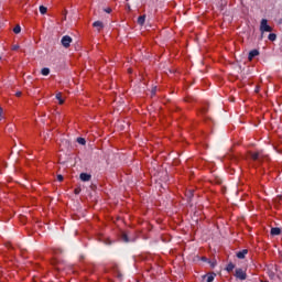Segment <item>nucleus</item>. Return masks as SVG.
<instances>
[{"mask_svg":"<svg viewBox=\"0 0 282 282\" xmlns=\"http://www.w3.org/2000/svg\"><path fill=\"white\" fill-rule=\"evenodd\" d=\"M62 45H63V47H69V45H72V36H69V35H64L63 37H62Z\"/></svg>","mask_w":282,"mask_h":282,"instance_id":"nucleus-3","label":"nucleus"},{"mask_svg":"<svg viewBox=\"0 0 282 282\" xmlns=\"http://www.w3.org/2000/svg\"><path fill=\"white\" fill-rule=\"evenodd\" d=\"M14 34H21V25H15L13 29Z\"/></svg>","mask_w":282,"mask_h":282,"instance_id":"nucleus-17","label":"nucleus"},{"mask_svg":"<svg viewBox=\"0 0 282 282\" xmlns=\"http://www.w3.org/2000/svg\"><path fill=\"white\" fill-rule=\"evenodd\" d=\"M246 254H248V249H243L241 251L237 252V258L238 259H246Z\"/></svg>","mask_w":282,"mask_h":282,"instance_id":"nucleus-9","label":"nucleus"},{"mask_svg":"<svg viewBox=\"0 0 282 282\" xmlns=\"http://www.w3.org/2000/svg\"><path fill=\"white\" fill-rule=\"evenodd\" d=\"M226 270H227L228 272H232V271L235 270V264H234L232 262H229V263L227 264V267H226Z\"/></svg>","mask_w":282,"mask_h":282,"instance_id":"nucleus-13","label":"nucleus"},{"mask_svg":"<svg viewBox=\"0 0 282 282\" xmlns=\"http://www.w3.org/2000/svg\"><path fill=\"white\" fill-rule=\"evenodd\" d=\"M256 56H259V50L250 51L248 55V61H252Z\"/></svg>","mask_w":282,"mask_h":282,"instance_id":"nucleus-7","label":"nucleus"},{"mask_svg":"<svg viewBox=\"0 0 282 282\" xmlns=\"http://www.w3.org/2000/svg\"><path fill=\"white\" fill-rule=\"evenodd\" d=\"M155 91H158V88H154V89L152 90V96H155Z\"/></svg>","mask_w":282,"mask_h":282,"instance_id":"nucleus-25","label":"nucleus"},{"mask_svg":"<svg viewBox=\"0 0 282 282\" xmlns=\"http://www.w3.org/2000/svg\"><path fill=\"white\" fill-rule=\"evenodd\" d=\"M77 142L78 144H82L83 147H85V144H87V141L85 140V138H77Z\"/></svg>","mask_w":282,"mask_h":282,"instance_id":"nucleus-15","label":"nucleus"},{"mask_svg":"<svg viewBox=\"0 0 282 282\" xmlns=\"http://www.w3.org/2000/svg\"><path fill=\"white\" fill-rule=\"evenodd\" d=\"M279 235H281V228H279V227H272V228H271V236H272V237H276V236H279Z\"/></svg>","mask_w":282,"mask_h":282,"instance_id":"nucleus-8","label":"nucleus"},{"mask_svg":"<svg viewBox=\"0 0 282 282\" xmlns=\"http://www.w3.org/2000/svg\"><path fill=\"white\" fill-rule=\"evenodd\" d=\"M147 21V15H140L138 18V24L139 25H144V22Z\"/></svg>","mask_w":282,"mask_h":282,"instance_id":"nucleus-10","label":"nucleus"},{"mask_svg":"<svg viewBox=\"0 0 282 282\" xmlns=\"http://www.w3.org/2000/svg\"><path fill=\"white\" fill-rule=\"evenodd\" d=\"M235 278L239 279L240 281H246L247 279L246 271H243V269H236Z\"/></svg>","mask_w":282,"mask_h":282,"instance_id":"nucleus-2","label":"nucleus"},{"mask_svg":"<svg viewBox=\"0 0 282 282\" xmlns=\"http://www.w3.org/2000/svg\"><path fill=\"white\" fill-rule=\"evenodd\" d=\"M215 276H216V274L212 273V274H208V275H204V279L207 278L206 282H213V281H215Z\"/></svg>","mask_w":282,"mask_h":282,"instance_id":"nucleus-11","label":"nucleus"},{"mask_svg":"<svg viewBox=\"0 0 282 282\" xmlns=\"http://www.w3.org/2000/svg\"><path fill=\"white\" fill-rule=\"evenodd\" d=\"M260 32L263 34L264 32H272V26L268 24L267 19H262L260 22Z\"/></svg>","mask_w":282,"mask_h":282,"instance_id":"nucleus-1","label":"nucleus"},{"mask_svg":"<svg viewBox=\"0 0 282 282\" xmlns=\"http://www.w3.org/2000/svg\"><path fill=\"white\" fill-rule=\"evenodd\" d=\"M0 61H1V56H0Z\"/></svg>","mask_w":282,"mask_h":282,"instance_id":"nucleus-30","label":"nucleus"},{"mask_svg":"<svg viewBox=\"0 0 282 282\" xmlns=\"http://www.w3.org/2000/svg\"><path fill=\"white\" fill-rule=\"evenodd\" d=\"M93 28H96L97 32H100L105 29V24L102 23V21H95L93 23Z\"/></svg>","mask_w":282,"mask_h":282,"instance_id":"nucleus-4","label":"nucleus"},{"mask_svg":"<svg viewBox=\"0 0 282 282\" xmlns=\"http://www.w3.org/2000/svg\"><path fill=\"white\" fill-rule=\"evenodd\" d=\"M80 191L82 189L79 187L75 188V191H74L75 195H80Z\"/></svg>","mask_w":282,"mask_h":282,"instance_id":"nucleus-20","label":"nucleus"},{"mask_svg":"<svg viewBox=\"0 0 282 282\" xmlns=\"http://www.w3.org/2000/svg\"><path fill=\"white\" fill-rule=\"evenodd\" d=\"M121 240H122L124 243H129V236H127V234H122V235H121Z\"/></svg>","mask_w":282,"mask_h":282,"instance_id":"nucleus-16","label":"nucleus"},{"mask_svg":"<svg viewBox=\"0 0 282 282\" xmlns=\"http://www.w3.org/2000/svg\"><path fill=\"white\" fill-rule=\"evenodd\" d=\"M256 91H259V88H257Z\"/></svg>","mask_w":282,"mask_h":282,"instance_id":"nucleus-29","label":"nucleus"},{"mask_svg":"<svg viewBox=\"0 0 282 282\" xmlns=\"http://www.w3.org/2000/svg\"><path fill=\"white\" fill-rule=\"evenodd\" d=\"M79 180H82V182H89L91 180V174L88 173H82L79 175Z\"/></svg>","mask_w":282,"mask_h":282,"instance_id":"nucleus-6","label":"nucleus"},{"mask_svg":"<svg viewBox=\"0 0 282 282\" xmlns=\"http://www.w3.org/2000/svg\"><path fill=\"white\" fill-rule=\"evenodd\" d=\"M202 261H208V259H206V257H203V258H202Z\"/></svg>","mask_w":282,"mask_h":282,"instance_id":"nucleus-27","label":"nucleus"},{"mask_svg":"<svg viewBox=\"0 0 282 282\" xmlns=\"http://www.w3.org/2000/svg\"><path fill=\"white\" fill-rule=\"evenodd\" d=\"M15 96H17L18 98H21V91H18V93L15 94Z\"/></svg>","mask_w":282,"mask_h":282,"instance_id":"nucleus-26","label":"nucleus"},{"mask_svg":"<svg viewBox=\"0 0 282 282\" xmlns=\"http://www.w3.org/2000/svg\"><path fill=\"white\" fill-rule=\"evenodd\" d=\"M40 12L42 14H47V8L45 6H40Z\"/></svg>","mask_w":282,"mask_h":282,"instance_id":"nucleus-18","label":"nucleus"},{"mask_svg":"<svg viewBox=\"0 0 282 282\" xmlns=\"http://www.w3.org/2000/svg\"><path fill=\"white\" fill-rule=\"evenodd\" d=\"M41 74L42 76H50V68L47 67L42 68Z\"/></svg>","mask_w":282,"mask_h":282,"instance_id":"nucleus-14","label":"nucleus"},{"mask_svg":"<svg viewBox=\"0 0 282 282\" xmlns=\"http://www.w3.org/2000/svg\"><path fill=\"white\" fill-rule=\"evenodd\" d=\"M212 265H213V268H215V263H213Z\"/></svg>","mask_w":282,"mask_h":282,"instance_id":"nucleus-28","label":"nucleus"},{"mask_svg":"<svg viewBox=\"0 0 282 282\" xmlns=\"http://www.w3.org/2000/svg\"><path fill=\"white\" fill-rule=\"evenodd\" d=\"M19 44H14L13 46H12V50H13V52H17V50H19Z\"/></svg>","mask_w":282,"mask_h":282,"instance_id":"nucleus-21","label":"nucleus"},{"mask_svg":"<svg viewBox=\"0 0 282 282\" xmlns=\"http://www.w3.org/2000/svg\"><path fill=\"white\" fill-rule=\"evenodd\" d=\"M63 180H64L63 175L58 174L57 175V182H63Z\"/></svg>","mask_w":282,"mask_h":282,"instance_id":"nucleus-22","label":"nucleus"},{"mask_svg":"<svg viewBox=\"0 0 282 282\" xmlns=\"http://www.w3.org/2000/svg\"><path fill=\"white\" fill-rule=\"evenodd\" d=\"M250 158L253 162H261V153L259 152H250Z\"/></svg>","mask_w":282,"mask_h":282,"instance_id":"nucleus-5","label":"nucleus"},{"mask_svg":"<svg viewBox=\"0 0 282 282\" xmlns=\"http://www.w3.org/2000/svg\"><path fill=\"white\" fill-rule=\"evenodd\" d=\"M2 113H3V108L0 107V120H2V118H3V117L1 116Z\"/></svg>","mask_w":282,"mask_h":282,"instance_id":"nucleus-23","label":"nucleus"},{"mask_svg":"<svg viewBox=\"0 0 282 282\" xmlns=\"http://www.w3.org/2000/svg\"><path fill=\"white\" fill-rule=\"evenodd\" d=\"M105 12H107V14H110L111 9L108 8V9L105 10Z\"/></svg>","mask_w":282,"mask_h":282,"instance_id":"nucleus-24","label":"nucleus"},{"mask_svg":"<svg viewBox=\"0 0 282 282\" xmlns=\"http://www.w3.org/2000/svg\"><path fill=\"white\" fill-rule=\"evenodd\" d=\"M268 39H269V41H276V34L270 33Z\"/></svg>","mask_w":282,"mask_h":282,"instance_id":"nucleus-19","label":"nucleus"},{"mask_svg":"<svg viewBox=\"0 0 282 282\" xmlns=\"http://www.w3.org/2000/svg\"><path fill=\"white\" fill-rule=\"evenodd\" d=\"M56 100H58V104L59 105H64L65 100H63V95L61 93H58L56 96H55Z\"/></svg>","mask_w":282,"mask_h":282,"instance_id":"nucleus-12","label":"nucleus"}]
</instances>
